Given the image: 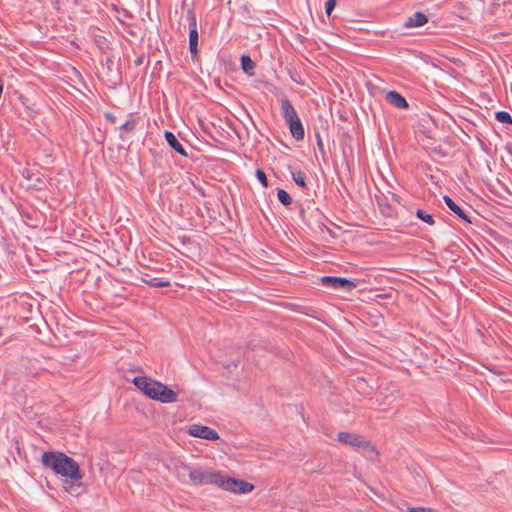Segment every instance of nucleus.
I'll return each mask as SVG.
<instances>
[{
	"mask_svg": "<svg viewBox=\"0 0 512 512\" xmlns=\"http://www.w3.org/2000/svg\"><path fill=\"white\" fill-rule=\"evenodd\" d=\"M41 463L45 468L53 470L66 478L64 488L72 495H78L82 474L79 464L63 452L47 451L42 454Z\"/></svg>",
	"mask_w": 512,
	"mask_h": 512,
	"instance_id": "f257e3e1",
	"label": "nucleus"
},
{
	"mask_svg": "<svg viewBox=\"0 0 512 512\" xmlns=\"http://www.w3.org/2000/svg\"><path fill=\"white\" fill-rule=\"evenodd\" d=\"M145 395L161 403H174L177 401V393L159 381H156L155 386L149 385Z\"/></svg>",
	"mask_w": 512,
	"mask_h": 512,
	"instance_id": "f03ea898",
	"label": "nucleus"
},
{
	"mask_svg": "<svg viewBox=\"0 0 512 512\" xmlns=\"http://www.w3.org/2000/svg\"><path fill=\"white\" fill-rule=\"evenodd\" d=\"M217 487L229 492L239 494H247L254 489V485L245 480H240L228 476L225 477L221 473L219 475Z\"/></svg>",
	"mask_w": 512,
	"mask_h": 512,
	"instance_id": "7ed1b4c3",
	"label": "nucleus"
},
{
	"mask_svg": "<svg viewBox=\"0 0 512 512\" xmlns=\"http://www.w3.org/2000/svg\"><path fill=\"white\" fill-rule=\"evenodd\" d=\"M220 472L215 470H204L200 467L194 466L191 478V484L195 486L202 485H215L218 484Z\"/></svg>",
	"mask_w": 512,
	"mask_h": 512,
	"instance_id": "20e7f679",
	"label": "nucleus"
},
{
	"mask_svg": "<svg viewBox=\"0 0 512 512\" xmlns=\"http://www.w3.org/2000/svg\"><path fill=\"white\" fill-rule=\"evenodd\" d=\"M319 284L332 289L350 292L357 287L356 282L344 277L322 276L319 278Z\"/></svg>",
	"mask_w": 512,
	"mask_h": 512,
	"instance_id": "39448f33",
	"label": "nucleus"
},
{
	"mask_svg": "<svg viewBox=\"0 0 512 512\" xmlns=\"http://www.w3.org/2000/svg\"><path fill=\"white\" fill-rule=\"evenodd\" d=\"M187 21L189 24V51L192 60L198 55L199 34L197 30V20L194 11L189 10L187 13Z\"/></svg>",
	"mask_w": 512,
	"mask_h": 512,
	"instance_id": "423d86ee",
	"label": "nucleus"
},
{
	"mask_svg": "<svg viewBox=\"0 0 512 512\" xmlns=\"http://www.w3.org/2000/svg\"><path fill=\"white\" fill-rule=\"evenodd\" d=\"M337 439L342 444L350 445L361 449H369L372 447L370 441L366 440L361 435L355 433L339 432L337 434Z\"/></svg>",
	"mask_w": 512,
	"mask_h": 512,
	"instance_id": "0eeeda50",
	"label": "nucleus"
},
{
	"mask_svg": "<svg viewBox=\"0 0 512 512\" xmlns=\"http://www.w3.org/2000/svg\"><path fill=\"white\" fill-rule=\"evenodd\" d=\"M189 434L194 437L215 441L219 439V435L216 430L199 424H193L189 428Z\"/></svg>",
	"mask_w": 512,
	"mask_h": 512,
	"instance_id": "6e6552de",
	"label": "nucleus"
},
{
	"mask_svg": "<svg viewBox=\"0 0 512 512\" xmlns=\"http://www.w3.org/2000/svg\"><path fill=\"white\" fill-rule=\"evenodd\" d=\"M193 469L194 466L192 465L186 463H179L178 465L175 466L176 477L183 484H191Z\"/></svg>",
	"mask_w": 512,
	"mask_h": 512,
	"instance_id": "1a4fd4ad",
	"label": "nucleus"
},
{
	"mask_svg": "<svg viewBox=\"0 0 512 512\" xmlns=\"http://www.w3.org/2000/svg\"><path fill=\"white\" fill-rule=\"evenodd\" d=\"M281 115L286 124L299 118L295 108L287 98L281 100Z\"/></svg>",
	"mask_w": 512,
	"mask_h": 512,
	"instance_id": "9d476101",
	"label": "nucleus"
},
{
	"mask_svg": "<svg viewBox=\"0 0 512 512\" xmlns=\"http://www.w3.org/2000/svg\"><path fill=\"white\" fill-rule=\"evenodd\" d=\"M385 100L388 104H390L398 109H407L409 107V104L406 101V99L401 94H399L398 92H396L394 90L389 91L386 94Z\"/></svg>",
	"mask_w": 512,
	"mask_h": 512,
	"instance_id": "9b49d317",
	"label": "nucleus"
},
{
	"mask_svg": "<svg viewBox=\"0 0 512 512\" xmlns=\"http://www.w3.org/2000/svg\"><path fill=\"white\" fill-rule=\"evenodd\" d=\"M427 22L428 17L423 12L417 11L405 20L403 26L405 28L421 27Z\"/></svg>",
	"mask_w": 512,
	"mask_h": 512,
	"instance_id": "f8f14e48",
	"label": "nucleus"
},
{
	"mask_svg": "<svg viewBox=\"0 0 512 512\" xmlns=\"http://www.w3.org/2000/svg\"><path fill=\"white\" fill-rule=\"evenodd\" d=\"M165 140L167 141L168 145L175 150L177 153H179L181 156H187V152L184 149L183 145L179 142L177 137L174 135V133L170 131L164 132Z\"/></svg>",
	"mask_w": 512,
	"mask_h": 512,
	"instance_id": "ddd939ff",
	"label": "nucleus"
},
{
	"mask_svg": "<svg viewBox=\"0 0 512 512\" xmlns=\"http://www.w3.org/2000/svg\"><path fill=\"white\" fill-rule=\"evenodd\" d=\"M287 125L289 127L292 137L295 140L302 141L304 139L305 132L300 118L294 119V121L287 123Z\"/></svg>",
	"mask_w": 512,
	"mask_h": 512,
	"instance_id": "4468645a",
	"label": "nucleus"
},
{
	"mask_svg": "<svg viewBox=\"0 0 512 512\" xmlns=\"http://www.w3.org/2000/svg\"><path fill=\"white\" fill-rule=\"evenodd\" d=\"M443 200H444L445 204L447 205V207L452 212H454L459 218L463 219L464 221H466L468 223H471V220L468 218V216L464 212V210L458 204H456L455 201L451 197L445 195L443 197Z\"/></svg>",
	"mask_w": 512,
	"mask_h": 512,
	"instance_id": "2eb2a0df",
	"label": "nucleus"
},
{
	"mask_svg": "<svg viewBox=\"0 0 512 512\" xmlns=\"http://www.w3.org/2000/svg\"><path fill=\"white\" fill-rule=\"evenodd\" d=\"M132 382L141 392H143V394H145L149 385H156V380H153L147 376H137L133 379Z\"/></svg>",
	"mask_w": 512,
	"mask_h": 512,
	"instance_id": "dca6fc26",
	"label": "nucleus"
},
{
	"mask_svg": "<svg viewBox=\"0 0 512 512\" xmlns=\"http://www.w3.org/2000/svg\"><path fill=\"white\" fill-rule=\"evenodd\" d=\"M241 68L242 70L249 76H253L254 75V70H255V63L254 61L250 58V56L248 55H242L241 56Z\"/></svg>",
	"mask_w": 512,
	"mask_h": 512,
	"instance_id": "f3484780",
	"label": "nucleus"
},
{
	"mask_svg": "<svg viewBox=\"0 0 512 512\" xmlns=\"http://www.w3.org/2000/svg\"><path fill=\"white\" fill-rule=\"evenodd\" d=\"M415 215L417 218L431 226L435 224L434 216L432 214L425 212L422 209H417Z\"/></svg>",
	"mask_w": 512,
	"mask_h": 512,
	"instance_id": "a211bd4d",
	"label": "nucleus"
},
{
	"mask_svg": "<svg viewBox=\"0 0 512 512\" xmlns=\"http://www.w3.org/2000/svg\"><path fill=\"white\" fill-rule=\"evenodd\" d=\"M292 179L293 181L300 187L302 188H307V184H306V175L304 172L302 171H296V172H292Z\"/></svg>",
	"mask_w": 512,
	"mask_h": 512,
	"instance_id": "6ab92c4d",
	"label": "nucleus"
},
{
	"mask_svg": "<svg viewBox=\"0 0 512 512\" xmlns=\"http://www.w3.org/2000/svg\"><path fill=\"white\" fill-rule=\"evenodd\" d=\"M277 197H278V200L284 205V206H289L291 203H292V198L291 196L289 195V193L287 191H285L284 189H281L279 188L277 190Z\"/></svg>",
	"mask_w": 512,
	"mask_h": 512,
	"instance_id": "aec40b11",
	"label": "nucleus"
},
{
	"mask_svg": "<svg viewBox=\"0 0 512 512\" xmlns=\"http://www.w3.org/2000/svg\"><path fill=\"white\" fill-rule=\"evenodd\" d=\"M142 282L150 287H170V281H156L155 279L142 278Z\"/></svg>",
	"mask_w": 512,
	"mask_h": 512,
	"instance_id": "412c9836",
	"label": "nucleus"
},
{
	"mask_svg": "<svg viewBox=\"0 0 512 512\" xmlns=\"http://www.w3.org/2000/svg\"><path fill=\"white\" fill-rule=\"evenodd\" d=\"M495 119L501 123L512 125V117L506 111H497L495 113Z\"/></svg>",
	"mask_w": 512,
	"mask_h": 512,
	"instance_id": "4be33fe9",
	"label": "nucleus"
},
{
	"mask_svg": "<svg viewBox=\"0 0 512 512\" xmlns=\"http://www.w3.org/2000/svg\"><path fill=\"white\" fill-rule=\"evenodd\" d=\"M255 175L259 182L263 185V187L267 188L269 184L265 172L262 169H257Z\"/></svg>",
	"mask_w": 512,
	"mask_h": 512,
	"instance_id": "5701e85b",
	"label": "nucleus"
},
{
	"mask_svg": "<svg viewBox=\"0 0 512 512\" xmlns=\"http://www.w3.org/2000/svg\"><path fill=\"white\" fill-rule=\"evenodd\" d=\"M137 122L138 121L136 119L127 120L124 124L120 126V128L127 132H132L136 128Z\"/></svg>",
	"mask_w": 512,
	"mask_h": 512,
	"instance_id": "b1692460",
	"label": "nucleus"
},
{
	"mask_svg": "<svg viewBox=\"0 0 512 512\" xmlns=\"http://www.w3.org/2000/svg\"><path fill=\"white\" fill-rule=\"evenodd\" d=\"M336 5V0H327L325 3V13L330 16Z\"/></svg>",
	"mask_w": 512,
	"mask_h": 512,
	"instance_id": "393cba45",
	"label": "nucleus"
},
{
	"mask_svg": "<svg viewBox=\"0 0 512 512\" xmlns=\"http://www.w3.org/2000/svg\"><path fill=\"white\" fill-rule=\"evenodd\" d=\"M316 139H317V146H318L319 152L324 157L325 156L324 144H323L322 138L319 133H316Z\"/></svg>",
	"mask_w": 512,
	"mask_h": 512,
	"instance_id": "a878e982",
	"label": "nucleus"
},
{
	"mask_svg": "<svg viewBox=\"0 0 512 512\" xmlns=\"http://www.w3.org/2000/svg\"><path fill=\"white\" fill-rule=\"evenodd\" d=\"M409 512H438V511L435 509L426 508V507H412L409 509Z\"/></svg>",
	"mask_w": 512,
	"mask_h": 512,
	"instance_id": "bb28decb",
	"label": "nucleus"
},
{
	"mask_svg": "<svg viewBox=\"0 0 512 512\" xmlns=\"http://www.w3.org/2000/svg\"><path fill=\"white\" fill-rule=\"evenodd\" d=\"M105 65H106L107 69H108L109 71H111V70H112V68H113V66H114V61H113V59H112V58H110V57H107V58L105 59Z\"/></svg>",
	"mask_w": 512,
	"mask_h": 512,
	"instance_id": "cd10ccee",
	"label": "nucleus"
},
{
	"mask_svg": "<svg viewBox=\"0 0 512 512\" xmlns=\"http://www.w3.org/2000/svg\"><path fill=\"white\" fill-rule=\"evenodd\" d=\"M197 190L199 191V193H200L201 195H203V196L205 195V193H204V189H203V188H197Z\"/></svg>",
	"mask_w": 512,
	"mask_h": 512,
	"instance_id": "c85d7f7f",
	"label": "nucleus"
},
{
	"mask_svg": "<svg viewBox=\"0 0 512 512\" xmlns=\"http://www.w3.org/2000/svg\"><path fill=\"white\" fill-rule=\"evenodd\" d=\"M141 63H142V59L141 58H139L138 60L135 61L136 65H140Z\"/></svg>",
	"mask_w": 512,
	"mask_h": 512,
	"instance_id": "c756f323",
	"label": "nucleus"
},
{
	"mask_svg": "<svg viewBox=\"0 0 512 512\" xmlns=\"http://www.w3.org/2000/svg\"><path fill=\"white\" fill-rule=\"evenodd\" d=\"M383 214H385L386 216H390V213H386L385 211H383Z\"/></svg>",
	"mask_w": 512,
	"mask_h": 512,
	"instance_id": "7c9ffc66",
	"label": "nucleus"
},
{
	"mask_svg": "<svg viewBox=\"0 0 512 512\" xmlns=\"http://www.w3.org/2000/svg\"><path fill=\"white\" fill-rule=\"evenodd\" d=\"M74 3H75V4H78V0H74Z\"/></svg>",
	"mask_w": 512,
	"mask_h": 512,
	"instance_id": "2f4dec72",
	"label": "nucleus"
}]
</instances>
